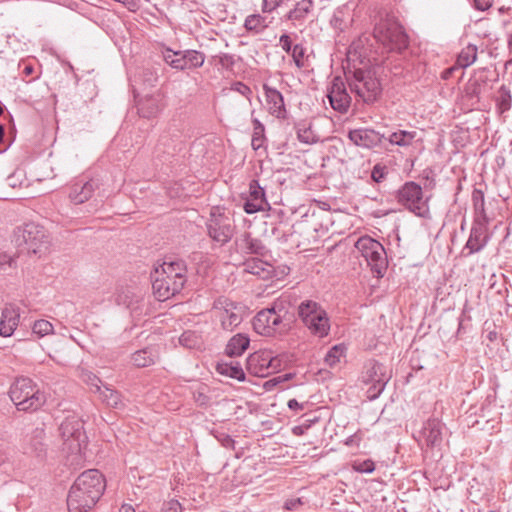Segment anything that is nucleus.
I'll list each match as a JSON object with an SVG mask.
<instances>
[{
    "label": "nucleus",
    "mask_w": 512,
    "mask_h": 512,
    "mask_svg": "<svg viewBox=\"0 0 512 512\" xmlns=\"http://www.w3.org/2000/svg\"><path fill=\"white\" fill-rule=\"evenodd\" d=\"M182 506L178 500L171 499L164 502L160 512H181Z\"/></svg>",
    "instance_id": "58"
},
{
    "label": "nucleus",
    "mask_w": 512,
    "mask_h": 512,
    "mask_svg": "<svg viewBox=\"0 0 512 512\" xmlns=\"http://www.w3.org/2000/svg\"><path fill=\"white\" fill-rule=\"evenodd\" d=\"M512 96L511 91L505 85L498 89V96L496 98V109L499 114H504L511 109Z\"/></svg>",
    "instance_id": "40"
},
{
    "label": "nucleus",
    "mask_w": 512,
    "mask_h": 512,
    "mask_svg": "<svg viewBox=\"0 0 512 512\" xmlns=\"http://www.w3.org/2000/svg\"><path fill=\"white\" fill-rule=\"evenodd\" d=\"M312 9V0L298 1L295 7L287 13L286 18L292 21L294 24H302L306 20L307 16L311 13Z\"/></svg>",
    "instance_id": "30"
},
{
    "label": "nucleus",
    "mask_w": 512,
    "mask_h": 512,
    "mask_svg": "<svg viewBox=\"0 0 512 512\" xmlns=\"http://www.w3.org/2000/svg\"><path fill=\"white\" fill-rule=\"evenodd\" d=\"M305 52H306V49L303 47V45L295 44L293 46V49L290 54L293 58L295 65L298 68H303L305 66V64H304Z\"/></svg>",
    "instance_id": "52"
},
{
    "label": "nucleus",
    "mask_w": 512,
    "mask_h": 512,
    "mask_svg": "<svg viewBox=\"0 0 512 512\" xmlns=\"http://www.w3.org/2000/svg\"><path fill=\"white\" fill-rule=\"evenodd\" d=\"M218 441L225 448L234 449L235 448V440L228 434H221L217 437Z\"/></svg>",
    "instance_id": "62"
},
{
    "label": "nucleus",
    "mask_w": 512,
    "mask_h": 512,
    "mask_svg": "<svg viewBox=\"0 0 512 512\" xmlns=\"http://www.w3.org/2000/svg\"><path fill=\"white\" fill-rule=\"evenodd\" d=\"M327 98L335 111L341 114L348 112L351 105V96L348 94L345 83L341 77L337 76L333 78L328 88Z\"/></svg>",
    "instance_id": "13"
},
{
    "label": "nucleus",
    "mask_w": 512,
    "mask_h": 512,
    "mask_svg": "<svg viewBox=\"0 0 512 512\" xmlns=\"http://www.w3.org/2000/svg\"><path fill=\"white\" fill-rule=\"evenodd\" d=\"M298 229L307 236L308 241H317L320 234H324L327 231V225H323L319 221V216L313 211L311 215L306 214L298 223Z\"/></svg>",
    "instance_id": "23"
},
{
    "label": "nucleus",
    "mask_w": 512,
    "mask_h": 512,
    "mask_svg": "<svg viewBox=\"0 0 512 512\" xmlns=\"http://www.w3.org/2000/svg\"><path fill=\"white\" fill-rule=\"evenodd\" d=\"M345 353V345L338 344L329 349L324 360L329 367H334L340 362V359L345 356Z\"/></svg>",
    "instance_id": "47"
},
{
    "label": "nucleus",
    "mask_w": 512,
    "mask_h": 512,
    "mask_svg": "<svg viewBox=\"0 0 512 512\" xmlns=\"http://www.w3.org/2000/svg\"><path fill=\"white\" fill-rule=\"evenodd\" d=\"M252 324L255 332L262 336L271 337L288 333L280 319L269 308L260 310L254 316Z\"/></svg>",
    "instance_id": "12"
},
{
    "label": "nucleus",
    "mask_w": 512,
    "mask_h": 512,
    "mask_svg": "<svg viewBox=\"0 0 512 512\" xmlns=\"http://www.w3.org/2000/svg\"><path fill=\"white\" fill-rule=\"evenodd\" d=\"M391 379V370L384 364L371 359L368 360L363 368L361 382L369 385L367 389V398L369 400L377 399L384 391L387 383Z\"/></svg>",
    "instance_id": "9"
},
{
    "label": "nucleus",
    "mask_w": 512,
    "mask_h": 512,
    "mask_svg": "<svg viewBox=\"0 0 512 512\" xmlns=\"http://www.w3.org/2000/svg\"><path fill=\"white\" fill-rule=\"evenodd\" d=\"M344 18H345L344 10L338 9L334 12L330 23L335 29H339L340 31H343L346 28V23H345Z\"/></svg>",
    "instance_id": "54"
},
{
    "label": "nucleus",
    "mask_w": 512,
    "mask_h": 512,
    "mask_svg": "<svg viewBox=\"0 0 512 512\" xmlns=\"http://www.w3.org/2000/svg\"><path fill=\"white\" fill-rule=\"evenodd\" d=\"M32 331L39 337H44L46 335L53 333V325L49 321L44 319L37 320L33 324Z\"/></svg>",
    "instance_id": "49"
},
{
    "label": "nucleus",
    "mask_w": 512,
    "mask_h": 512,
    "mask_svg": "<svg viewBox=\"0 0 512 512\" xmlns=\"http://www.w3.org/2000/svg\"><path fill=\"white\" fill-rule=\"evenodd\" d=\"M241 322H242L241 315L234 311L225 309V311L221 315V326L224 330L232 331Z\"/></svg>",
    "instance_id": "43"
},
{
    "label": "nucleus",
    "mask_w": 512,
    "mask_h": 512,
    "mask_svg": "<svg viewBox=\"0 0 512 512\" xmlns=\"http://www.w3.org/2000/svg\"><path fill=\"white\" fill-rule=\"evenodd\" d=\"M387 175V170L385 166H381L380 164H376L371 173V178L373 181L380 183L382 180L385 179Z\"/></svg>",
    "instance_id": "57"
},
{
    "label": "nucleus",
    "mask_w": 512,
    "mask_h": 512,
    "mask_svg": "<svg viewBox=\"0 0 512 512\" xmlns=\"http://www.w3.org/2000/svg\"><path fill=\"white\" fill-rule=\"evenodd\" d=\"M268 362L269 363L267 364V371L276 372V371H279L282 367L281 359L279 358V356H274L272 352H271V361H268Z\"/></svg>",
    "instance_id": "60"
},
{
    "label": "nucleus",
    "mask_w": 512,
    "mask_h": 512,
    "mask_svg": "<svg viewBox=\"0 0 512 512\" xmlns=\"http://www.w3.org/2000/svg\"><path fill=\"white\" fill-rule=\"evenodd\" d=\"M292 306L291 296L282 294L273 301L270 307H268L274 315L280 319L287 331L291 329L294 319V313L291 311Z\"/></svg>",
    "instance_id": "18"
},
{
    "label": "nucleus",
    "mask_w": 512,
    "mask_h": 512,
    "mask_svg": "<svg viewBox=\"0 0 512 512\" xmlns=\"http://www.w3.org/2000/svg\"><path fill=\"white\" fill-rule=\"evenodd\" d=\"M163 60L172 68L185 70L184 51H173L166 48L163 52Z\"/></svg>",
    "instance_id": "38"
},
{
    "label": "nucleus",
    "mask_w": 512,
    "mask_h": 512,
    "mask_svg": "<svg viewBox=\"0 0 512 512\" xmlns=\"http://www.w3.org/2000/svg\"><path fill=\"white\" fill-rule=\"evenodd\" d=\"M381 245L382 244L379 241L370 236H362L355 243L356 249L361 253L365 260L371 258L374 250L380 248Z\"/></svg>",
    "instance_id": "34"
},
{
    "label": "nucleus",
    "mask_w": 512,
    "mask_h": 512,
    "mask_svg": "<svg viewBox=\"0 0 512 512\" xmlns=\"http://www.w3.org/2000/svg\"><path fill=\"white\" fill-rule=\"evenodd\" d=\"M297 138L300 142L305 144H312L317 141V137L312 130L311 123L307 121H301L295 125Z\"/></svg>",
    "instance_id": "39"
},
{
    "label": "nucleus",
    "mask_w": 512,
    "mask_h": 512,
    "mask_svg": "<svg viewBox=\"0 0 512 512\" xmlns=\"http://www.w3.org/2000/svg\"><path fill=\"white\" fill-rule=\"evenodd\" d=\"M185 69L199 68L204 64L205 56L196 50H184Z\"/></svg>",
    "instance_id": "45"
},
{
    "label": "nucleus",
    "mask_w": 512,
    "mask_h": 512,
    "mask_svg": "<svg viewBox=\"0 0 512 512\" xmlns=\"http://www.w3.org/2000/svg\"><path fill=\"white\" fill-rule=\"evenodd\" d=\"M242 253L264 257L267 249L260 239L252 238L249 232L242 233L235 241Z\"/></svg>",
    "instance_id": "24"
},
{
    "label": "nucleus",
    "mask_w": 512,
    "mask_h": 512,
    "mask_svg": "<svg viewBox=\"0 0 512 512\" xmlns=\"http://www.w3.org/2000/svg\"><path fill=\"white\" fill-rule=\"evenodd\" d=\"M374 38L389 51L401 53L408 47V36L403 27L394 19H382L374 27Z\"/></svg>",
    "instance_id": "6"
},
{
    "label": "nucleus",
    "mask_w": 512,
    "mask_h": 512,
    "mask_svg": "<svg viewBox=\"0 0 512 512\" xmlns=\"http://www.w3.org/2000/svg\"><path fill=\"white\" fill-rule=\"evenodd\" d=\"M141 300L142 293L135 287L125 286L117 289L115 301L118 305H123L131 310H136Z\"/></svg>",
    "instance_id": "25"
},
{
    "label": "nucleus",
    "mask_w": 512,
    "mask_h": 512,
    "mask_svg": "<svg viewBox=\"0 0 512 512\" xmlns=\"http://www.w3.org/2000/svg\"><path fill=\"white\" fill-rule=\"evenodd\" d=\"M292 378V374H284L272 379H269L263 383V389L267 392L273 391L278 385L290 380Z\"/></svg>",
    "instance_id": "51"
},
{
    "label": "nucleus",
    "mask_w": 512,
    "mask_h": 512,
    "mask_svg": "<svg viewBox=\"0 0 512 512\" xmlns=\"http://www.w3.org/2000/svg\"><path fill=\"white\" fill-rule=\"evenodd\" d=\"M171 142L172 139L169 137V135L160 136L154 148V155L157 158H162L164 155H172L175 150L171 147Z\"/></svg>",
    "instance_id": "46"
},
{
    "label": "nucleus",
    "mask_w": 512,
    "mask_h": 512,
    "mask_svg": "<svg viewBox=\"0 0 512 512\" xmlns=\"http://www.w3.org/2000/svg\"><path fill=\"white\" fill-rule=\"evenodd\" d=\"M244 211L247 214H254L260 211L270 209L264 188L260 186L258 180H251L249 183V194L244 203Z\"/></svg>",
    "instance_id": "15"
},
{
    "label": "nucleus",
    "mask_w": 512,
    "mask_h": 512,
    "mask_svg": "<svg viewBox=\"0 0 512 512\" xmlns=\"http://www.w3.org/2000/svg\"><path fill=\"white\" fill-rule=\"evenodd\" d=\"M489 223L473 221L469 238L466 242L465 249L469 250V255L480 252L488 243L489 235L487 234Z\"/></svg>",
    "instance_id": "17"
},
{
    "label": "nucleus",
    "mask_w": 512,
    "mask_h": 512,
    "mask_svg": "<svg viewBox=\"0 0 512 512\" xmlns=\"http://www.w3.org/2000/svg\"><path fill=\"white\" fill-rule=\"evenodd\" d=\"M212 59L226 70H232L235 65V56L228 53H220L212 57Z\"/></svg>",
    "instance_id": "50"
},
{
    "label": "nucleus",
    "mask_w": 512,
    "mask_h": 512,
    "mask_svg": "<svg viewBox=\"0 0 512 512\" xmlns=\"http://www.w3.org/2000/svg\"><path fill=\"white\" fill-rule=\"evenodd\" d=\"M348 138L356 146L371 149L381 146L385 135L375 131L374 129L360 128L349 131Z\"/></svg>",
    "instance_id": "16"
},
{
    "label": "nucleus",
    "mask_w": 512,
    "mask_h": 512,
    "mask_svg": "<svg viewBox=\"0 0 512 512\" xmlns=\"http://www.w3.org/2000/svg\"><path fill=\"white\" fill-rule=\"evenodd\" d=\"M179 342L181 345L185 347L192 348L197 343V337L195 336L194 333L187 331L180 336Z\"/></svg>",
    "instance_id": "56"
},
{
    "label": "nucleus",
    "mask_w": 512,
    "mask_h": 512,
    "mask_svg": "<svg viewBox=\"0 0 512 512\" xmlns=\"http://www.w3.org/2000/svg\"><path fill=\"white\" fill-rule=\"evenodd\" d=\"M20 314L18 309L14 307H5L2 311V319L0 322V335L9 337L19 324Z\"/></svg>",
    "instance_id": "26"
},
{
    "label": "nucleus",
    "mask_w": 512,
    "mask_h": 512,
    "mask_svg": "<svg viewBox=\"0 0 512 512\" xmlns=\"http://www.w3.org/2000/svg\"><path fill=\"white\" fill-rule=\"evenodd\" d=\"M209 390V387L204 383L197 384L192 390L193 399L198 406L205 407L209 405L211 400L208 395Z\"/></svg>",
    "instance_id": "44"
},
{
    "label": "nucleus",
    "mask_w": 512,
    "mask_h": 512,
    "mask_svg": "<svg viewBox=\"0 0 512 512\" xmlns=\"http://www.w3.org/2000/svg\"><path fill=\"white\" fill-rule=\"evenodd\" d=\"M24 466L36 468L47 458L48 445L45 442V430L36 427L27 433L21 444Z\"/></svg>",
    "instance_id": "8"
},
{
    "label": "nucleus",
    "mask_w": 512,
    "mask_h": 512,
    "mask_svg": "<svg viewBox=\"0 0 512 512\" xmlns=\"http://www.w3.org/2000/svg\"><path fill=\"white\" fill-rule=\"evenodd\" d=\"M187 268L183 260L164 261L161 269L152 275V288L159 301H165L179 293L187 280Z\"/></svg>",
    "instance_id": "2"
},
{
    "label": "nucleus",
    "mask_w": 512,
    "mask_h": 512,
    "mask_svg": "<svg viewBox=\"0 0 512 512\" xmlns=\"http://www.w3.org/2000/svg\"><path fill=\"white\" fill-rule=\"evenodd\" d=\"M472 203L474 209V221L489 223L490 218L486 214L485 210V198L482 190L475 188L472 192Z\"/></svg>",
    "instance_id": "31"
},
{
    "label": "nucleus",
    "mask_w": 512,
    "mask_h": 512,
    "mask_svg": "<svg viewBox=\"0 0 512 512\" xmlns=\"http://www.w3.org/2000/svg\"><path fill=\"white\" fill-rule=\"evenodd\" d=\"M252 123H253V134H252L251 145L254 150H258L264 146V143L266 141L265 127L257 118H254L252 120Z\"/></svg>",
    "instance_id": "42"
},
{
    "label": "nucleus",
    "mask_w": 512,
    "mask_h": 512,
    "mask_svg": "<svg viewBox=\"0 0 512 512\" xmlns=\"http://www.w3.org/2000/svg\"><path fill=\"white\" fill-rule=\"evenodd\" d=\"M269 113L277 119H286L287 110L284 104L283 95L275 88L263 85Z\"/></svg>",
    "instance_id": "22"
},
{
    "label": "nucleus",
    "mask_w": 512,
    "mask_h": 512,
    "mask_svg": "<svg viewBox=\"0 0 512 512\" xmlns=\"http://www.w3.org/2000/svg\"><path fill=\"white\" fill-rule=\"evenodd\" d=\"M207 229L209 236L214 241L226 244L234 235V220L222 213H211V217L207 223Z\"/></svg>",
    "instance_id": "11"
},
{
    "label": "nucleus",
    "mask_w": 512,
    "mask_h": 512,
    "mask_svg": "<svg viewBox=\"0 0 512 512\" xmlns=\"http://www.w3.org/2000/svg\"><path fill=\"white\" fill-rule=\"evenodd\" d=\"M397 201L407 208L410 212L419 217H427L429 207L427 200L423 197L422 187L416 182H406L396 195Z\"/></svg>",
    "instance_id": "10"
},
{
    "label": "nucleus",
    "mask_w": 512,
    "mask_h": 512,
    "mask_svg": "<svg viewBox=\"0 0 512 512\" xmlns=\"http://www.w3.org/2000/svg\"><path fill=\"white\" fill-rule=\"evenodd\" d=\"M98 393L100 394L101 400L108 406L113 408H121L124 406L120 392L104 386Z\"/></svg>",
    "instance_id": "41"
},
{
    "label": "nucleus",
    "mask_w": 512,
    "mask_h": 512,
    "mask_svg": "<svg viewBox=\"0 0 512 512\" xmlns=\"http://www.w3.org/2000/svg\"><path fill=\"white\" fill-rule=\"evenodd\" d=\"M9 396L17 410L29 412L40 409L47 401L46 394L27 377L17 378L10 386Z\"/></svg>",
    "instance_id": "4"
},
{
    "label": "nucleus",
    "mask_w": 512,
    "mask_h": 512,
    "mask_svg": "<svg viewBox=\"0 0 512 512\" xmlns=\"http://www.w3.org/2000/svg\"><path fill=\"white\" fill-rule=\"evenodd\" d=\"M83 380L90 386L92 392L98 393L101 391V380L93 373L87 372L83 375Z\"/></svg>",
    "instance_id": "53"
},
{
    "label": "nucleus",
    "mask_w": 512,
    "mask_h": 512,
    "mask_svg": "<svg viewBox=\"0 0 512 512\" xmlns=\"http://www.w3.org/2000/svg\"><path fill=\"white\" fill-rule=\"evenodd\" d=\"M216 371L221 375L228 376L238 381H248L254 384L251 379H246V374L240 363L237 361L218 363L216 366Z\"/></svg>",
    "instance_id": "27"
},
{
    "label": "nucleus",
    "mask_w": 512,
    "mask_h": 512,
    "mask_svg": "<svg viewBox=\"0 0 512 512\" xmlns=\"http://www.w3.org/2000/svg\"><path fill=\"white\" fill-rule=\"evenodd\" d=\"M99 178H90L88 180L80 179L74 182L69 191V199L74 204H82L90 200L94 193L101 187Z\"/></svg>",
    "instance_id": "14"
},
{
    "label": "nucleus",
    "mask_w": 512,
    "mask_h": 512,
    "mask_svg": "<svg viewBox=\"0 0 512 512\" xmlns=\"http://www.w3.org/2000/svg\"><path fill=\"white\" fill-rule=\"evenodd\" d=\"M443 424L438 419H428L420 431V441L428 448L439 447L442 443Z\"/></svg>",
    "instance_id": "20"
},
{
    "label": "nucleus",
    "mask_w": 512,
    "mask_h": 512,
    "mask_svg": "<svg viewBox=\"0 0 512 512\" xmlns=\"http://www.w3.org/2000/svg\"><path fill=\"white\" fill-rule=\"evenodd\" d=\"M104 476L97 469L81 473L71 486L67 506L69 512H87L98 502L105 490Z\"/></svg>",
    "instance_id": "1"
},
{
    "label": "nucleus",
    "mask_w": 512,
    "mask_h": 512,
    "mask_svg": "<svg viewBox=\"0 0 512 512\" xmlns=\"http://www.w3.org/2000/svg\"><path fill=\"white\" fill-rule=\"evenodd\" d=\"M366 262L378 277H382L388 266L387 254L383 245L374 250L371 258L366 259Z\"/></svg>",
    "instance_id": "29"
},
{
    "label": "nucleus",
    "mask_w": 512,
    "mask_h": 512,
    "mask_svg": "<svg viewBox=\"0 0 512 512\" xmlns=\"http://www.w3.org/2000/svg\"><path fill=\"white\" fill-rule=\"evenodd\" d=\"M350 91L355 94L358 101L373 104L382 95V84L371 70L355 69L345 73Z\"/></svg>",
    "instance_id": "3"
},
{
    "label": "nucleus",
    "mask_w": 512,
    "mask_h": 512,
    "mask_svg": "<svg viewBox=\"0 0 512 512\" xmlns=\"http://www.w3.org/2000/svg\"><path fill=\"white\" fill-rule=\"evenodd\" d=\"M250 339L245 334L234 335L227 343L225 353L229 357L241 356L249 347Z\"/></svg>",
    "instance_id": "28"
},
{
    "label": "nucleus",
    "mask_w": 512,
    "mask_h": 512,
    "mask_svg": "<svg viewBox=\"0 0 512 512\" xmlns=\"http://www.w3.org/2000/svg\"><path fill=\"white\" fill-rule=\"evenodd\" d=\"M477 58V48L469 45L461 51L458 56V64L462 67H468L472 65Z\"/></svg>",
    "instance_id": "48"
},
{
    "label": "nucleus",
    "mask_w": 512,
    "mask_h": 512,
    "mask_svg": "<svg viewBox=\"0 0 512 512\" xmlns=\"http://www.w3.org/2000/svg\"><path fill=\"white\" fill-rule=\"evenodd\" d=\"M268 361H271L270 350L256 351L247 358L246 369L252 376L267 377L270 374V371H267Z\"/></svg>",
    "instance_id": "19"
},
{
    "label": "nucleus",
    "mask_w": 512,
    "mask_h": 512,
    "mask_svg": "<svg viewBox=\"0 0 512 512\" xmlns=\"http://www.w3.org/2000/svg\"><path fill=\"white\" fill-rule=\"evenodd\" d=\"M363 45H364V43H363L362 38H359L358 40L353 41L349 46L348 55L359 54V56H362L361 49L363 48Z\"/></svg>",
    "instance_id": "61"
},
{
    "label": "nucleus",
    "mask_w": 512,
    "mask_h": 512,
    "mask_svg": "<svg viewBox=\"0 0 512 512\" xmlns=\"http://www.w3.org/2000/svg\"><path fill=\"white\" fill-rule=\"evenodd\" d=\"M269 23L266 17L260 14H252L246 17L244 27L247 31L258 34L265 30Z\"/></svg>",
    "instance_id": "37"
},
{
    "label": "nucleus",
    "mask_w": 512,
    "mask_h": 512,
    "mask_svg": "<svg viewBox=\"0 0 512 512\" xmlns=\"http://www.w3.org/2000/svg\"><path fill=\"white\" fill-rule=\"evenodd\" d=\"M297 313L302 323L313 335L320 338L328 335L329 318L318 302L308 299L302 301L297 307Z\"/></svg>",
    "instance_id": "7"
},
{
    "label": "nucleus",
    "mask_w": 512,
    "mask_h": 512,
    "mask_svg": "<svg viewBox=\"0 0 512 512\" xmlns=\"http://www.w3.org/2000/svg\"><path fill=\"white\" fill-rule=\"evenodd\" d=\"M14 242L28 253L41 256L49 248V238L43 226L34 222L26 223L14 230Z\"/></svg>",
    "instance_id": "5"
},
{
    "label": "nucleus",
    "mask_w": 512,
    "mask_h": 512,
    "mask_svg": "<svg viewBox=\"0 0 512 512\" xmlns=\"http://www.w3.org/2000/svg\"><path fill=\"white\" fill-rule=\"evenodd\" d=\"M280 44H281V47L282 49L286 52V53H291L292 49H293V45H292V41H291V38L289 35L287 34H283L280 36Z\"/></svg>",
    "instance_id": "63"
},
{
    "label": "nucleus",
    "mask_w": 512,
    "mask_h": 512,
    "mask_svg": "<svg viewBox=\"0 0 512 512\" xmlns=\"http://www.w3.org/2000/svg\"><path fill=\"white\" fill-rule=\"evenodd\" d=\"M489 493L490 488L487 485L480 483L477 478H473L469 482L468 496L473 503L478 504L483 501L488 497Z\"/></svg>",
    "instance_id": "32"
},
{
    "label": "nucleus",
    "mask_w": 512,
    "mask_h": 512,
    "mask_svg": "<svg viewBox=\"0 0 512 512\" xmlns=\"http://www.w3.org/2000/svg\"><path fill=\"white\" fill-rule=\"evenodd\" d=\"M302 504H303V502L300 498L288 499L284 503V508L286 510L292 511V510H296Z\"/></svg>",
    "instance_id": "64"
},
{
    "label": "nucleus",
    "mask_w": 512,
    "mask_h": 512,
    "mask_svg": "<svg viewBox=\"0 0 512 512\" xmlns=\"http://www.w3.org/2000/svg\"><path fill=\"white\" fill-rule=\"evenodd\" d=\"M353 469L360 473H372L375 470V464L371 459L362 462H355Z\"/></svg>",
    "instance_id": "55"
},
{
    "label": "nucleus",
    "mask_w": 512,
    "mask_h": 512,
    "mask_svg": "<svg viewBox=\"0 0 512 512\" xmlns=\"http://www.w3.org/2000/svg\"><path fill=\"white\" fill-rule=\"evenodd\" d=\"M244 271L250 274H254L260 277H266L270 273L269 268L271 267L267 262L262 259L255 257L247 259L244 263Z\"/></svg>",
    "instance_id": "33"
},
{
    "label": "nucleus",
    "mask_w": 512,
    "mask_h": 512,
    "mask_svg": "<svg viewBox=\"0 0 512 512\" xmlns=\"http://www.w3.org/2000/svg\"><path fill=\"white\" fill-rule=\"evenodd\" d=\"M415 137V131L399 130L391 133L385 140H388L392 145L408 147L412 144Z\"/></svg>",
    "instance_id": "36"
},
{
    "label": "nucleus",
    "mask_w": 512,
    "mask_h": 512,
    "mask_svg": "<svg viewBox=\"0 0 512 512\" xmlns=\"http://www.w3.org/2000/svg\"><path fill=\"white\" fill-rule=\"evenodd\" d=\"M59 430L64 441H75L80 448V443L85 438L81 419L76 416L67 417L61 423Z\"/></svg>",
    "instance_id": "21"
},
{
    "label": "nucleus",
    "mask_w": 512,
    "mask_h": 512,
    "mask_svg": "<svg viewBox=\"0 0 512 512\" xmlns=\"http://www.w3.org/2000/svg\"><path fill=\"white\" fill-rule=\"evenodd\" d=\"M156 355L151 348H144L131 355V361L138 368L148 367L155 362Z\"/></svg>",
    "instance_id": "35"
},
{
    "label": "nucleus",
    "mask_w": 512,
    "mask_h": 512,
    "mask_svg": "<svg viewBox=\"0 0 512 512\" xmlns=\"http://www.w3.org/2000/svg\"><path fill=\"white\" fill-rule=\"evenodd\" d=\"M15 260L13 257L8 255L7 253L0 252V269L6 270V268H11L14 264Z\"/></svg>",
    "instance_id": "59"
}]
</instances>
